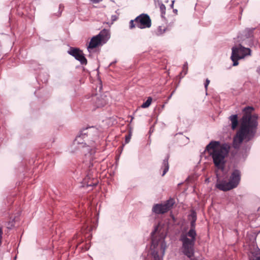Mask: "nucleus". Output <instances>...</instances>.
<instances>
[{
  "label": "nucleus",
  "mask_w": 260,
  "mask_h": 260,
  "mask_svg": "<svg viewBox=\"0 0 260 260\" xmlns=\"http://www.w3.org/2000/svg\"><path fill=\"white\" fill-rule=\"evenodd\" d=\"M253 108L247 107L244 109V115L241 119L239 129L234 138L233 145L236 148L239 147L241 143L248 142L254 137L258 125L257 115L252 114Z\"/></svg>",
  "instance_id": "nucleus-1"
},
{
  "label": "nucleus",
  "mask_w": 260,
  "mask_h": 260,
  "mask_svg": "<svg viewBox=\"0 0 260 260\" xmlns=\"http://www.w3.org/2000/svg\"><path fill=\"white\" fill-rule=\"evenodd\" d=\"M231 146L228 143H220L218 141H212L208 144L205 150L211 156L215 167L218 170H223Z\"/></svg>",
  "instance_id": "nucleus-2"
},
{
  "label": "nucleus",
  "mask_w": 260,
  "mask_h": 260,
  "mask_svg": "<svg viewBox=\"0 0 260 260\" xmlns=\"http://www.w3.org/2000/svg\"><path fill=\"white\" fill-rule=\"evenodd\" d=\"M196 222L190 221V227L187 232H182L180 240L182 243V251L188 258H191L194 255V246L196 240Z\"/></svg>",
  "instance_id": "nucleus-3"
},
{
  "label": "nucleus",
  "mask_w": 260,
  "mask_h": 260,
  "mask_svg": "<svg viewBox=\"0 0 260 260\" xmlns=\"http://www.w3.org/2000/svg\"><path fill=\"white\" fill-rule=\"evenodd\" d=\"M217 181L215 187L220 190L227 191L236 188L241 180V172L238 170H235L232 173L229 181L220 179L216 174Z\"/></svg>",
  "instance_id": "nucleus-4"
},
{
  "label": "nucleus",
  "mask_w": 260,
  "mask_h": 260,
  "mask_svg": "<svg viewBox=\"0 0 260 260\" xmlns=\"http://www.w3.org/2000/svg\"><path fill=\"white\" fill-rule=\"evenodd\" d=\"M232 50L231 59L233 62V66L238 65V60L243 59L247 55H251V50L249 48L243 47L241 44L238 46L233 47Z\"/></svg>",
  "instance_id": "nucleus-5"
},
{
  "label": "nucleus",
  "mask_w": 260,
  "mask_h": 260,
  "mask_svg": "<svg viewBox=\"0 0 260 260\" xmlns=\"http://www.w3.org/2000/svg\"><path fill=\"white\" fill-rule=\"evenodd\" d=\"M151 25V20L150 17L146 14H142L137 16L134 20H131L129 22V28L133 29L136 26L143 29L149 28Z\"/></svg>",
  "instance_id": "nucleus-6"
},
{
  "label": "nucleus",
  "mask_w": 260,
  "mask_h": 260,
  "mask_svg": "<svg viewBox=\"0 0 260 260\" xmlns=\"http://www.w3.org/2000/svg\"><path fill=\"white\" fill-rule=\"evenodd\" d=\"M157 229L156 227L155 230L152 233V246L153 248L160 249V252L164 255L167 247L166 244L165 242V235L164 233H157Z\"/></svg>",
  "instance_id": "nucleus-7"
},
{
  "label": "nucleus",
  "mask_w": 260,
  "mask_h": 260,
  "mask_svg": "<svg viewBox=\"0 0 260 260\" xmlns=\"http://www.w3.org/2000/svg\"><path fill=\"white\" fill-rule=\"evenodd\" d=\"M90 128H86L80 132V135L76 137L72 146V151L75 152L77 150L86 147L87 146L86 141L88 135V129Z\"/></svg>",
  "instance_id": "nucleus-8"
},
{
  "label": "nucleus",
  "mask_w": 260,
  "mask_h": 260,
  "mask_svg": "<svg viewBox=\"0 0 260 260\" xmlns=\"http://www.w3.org/2000/svg\"><path fill=\"white\" fill-rule=\"evenodd\" d=\"M109 38V31L106 29L102 30L98 35L91 38L88 49H92L98 47L102 43H105Z\"/></svg>",
  "instance_id": "nucleus-9"
},
{
  "label": "nucleus",
  "mask_w": 260,
  "mask_h": 260,
  "mask_svg": "<svg viewBox=\"0 0 260 260\" xmlns=\"http://www.w3.org/2000/svg\"><path fill=\"white\" fill-rule=\"evenodd\" d=\"M174 204V200L173 199H170L164 204H157L154 205L153 207L152 211L157 214H164L170 210Z\"/></svg>",
  "instance_id": "nucleus-10"
},
{
  "label": "nucleus",
  "mask_w": 260,
  "mask_h": 260,
  "mask_svg": "<svg viewBox=\"0 0 260 260\" xmlns=\"http://www.w3.org/2000/svg\"><path fill=\"white\" fill-rule=\"evenodd\" d=\"M90 102L94 109L101 108L107 104V96L96 93L91 95Z\"/></svg>",
  "instance_id": "nucleus-11"
},
{
  "label": "nucleus",
  "mask_w": 260,
  "mask_h": 260,
  "mask_svg": "<svg viewBox=\"0 0 260 260\" xmlns=\"http://www.w3.org/2000/svg\"><path fill=\"white\" fill-rule=\"evenodd\" d=\"M68 53L74 56L79 60L82 64L86 65L87 63L86 58L84 56L82 51L77 48H71L68 51Z\"/></svg>",
  "instance_id": "nucleus-12"
},
{
  "label": "nucleus",
  "mask_w": 260,
  "mask_h": 260,
  "mask_svg": "<svg viewBox=\"0 0 260 260\" xmlns=\"http://www.w3.org/2000/svg\"><path fill=\"white\" fill-rule=\"evenodd\" d=\"M83 182L87 186H95L97 184V180L93 179L91 175H87L84 179Z\"/></svg>",
  "instance_id": "nucleus-13"
},
{
  "label": "nucleus",
  "mask_w": 260,
  "mask_h": 260,
  "mask_svg": "<svg viewBox=\"0 0 260 260\" xmlns=\"http://www.w3.org/2000/svg\"><path fill=\"white\" fill-rule=\"evenodd\" d=\"M169 156L168 155L164 159L162 165L161 169L163 170L162 176H164L169 169V165L168 162Z\"/></svg>",
  "instance_id": "nucleus-14"
},
{
  "label": "nucleus",
  "mask_w": 260,
  "mask_h": 260,
  "mask_svg": "<svg viewBox=\"0 0 260 260\" xmlns=\"http://www.w3.org/2000/svg\"><path fill=\"white\" fill-rule=\"evenodd\" d=\"M230 119L232 122V128L235 129L238 126V121L237 115H233L230 117Z\"/></svg>",
  "instance_id": "nucleus-15"
},
{
  "label": "nucleus",
  "mask_w": 260,
  "mask_h": 260,
  "mask_svg": "<svg viewBox=\"0 0 260 260\" xmlns=\"http://www.w3.org/2000/svg\"><path fill=\"white\" fill-rule=\"evenodd\" d=\"M249 260H260V250L251 252Z\"/></svg>",
  "instance_id": "nucleus-16"
},
{
  "label": "nucleus",
  "mask_w": 260,
  "mask_h": 260,
  "mask_svg": "<svg viewBox=\"0 0 260 260\" xmlns=\"http://www.w3.org/2000/svg\"><path fill=\"white\" fill-rule=\"evenodd\" d=\"M166 27L164 26H159L155 30V34L158 35H161L163 34L166 31Z\"/></svg>",
  "instance_id": "nucleus-17"
},
{
  "label": "nucleus",
  "mask_w": 260,
  "mask_h": 260,
  "mask_svg": "<svg viewBox=\"0 0 260 260\" xmlns=\"http://www.w3.org/2000/svg\"><path fill=\"white\" fill-rule=\"evenodd\" d=\"M152 101V98L151 97H148L146 101L141 105V107L143 108H148L151 104Z\"/></svg>",
  "instance_id": "nucleus-18"
},
{
  "label": "nucleus",
  "mask_w": 260,
  "mask_h": 260,
  "mask_svg": "<svg viewBox=\"0 0 260 260\" xmlns=\"http://www.w3.org/2000/svg\"><path fill=\"white\" fill-rule=\"evenodd\" d=\"M187 71H188V67H187V63H186L183 66L182 71L180 73V76L181 77H183L187 74Z\"/></svg>",
  "instance_id": "nucleus-19"
},
{
  "label": "nucleus",
  "mask_w": 260,
  "mask_h": 260,
  "mask_svg": "<svg viewBox=\"0 0 260 260\" xmlns=\"http://www.w3.org/2000/svg\"><path fill=\"white\" fill-rule=\"evenodd\" d=\"M152 255L154 260H160V258L158 254V251L154 250L152 253Z\"/></svg>",
  "instance_id": "nucleus-20"
},
{
  "label": "nucleus",
  "mask_w": 260,
  "mask_h": 260,
  "mask_svg": "<svg viewBox=\"0 0 260 260\" xmlns=\"http://www.w3.org/2000/svg\"><path fill=\"white\" fill-rule=\"evenodd\" d=\"M160 10L161 13V16L162 17H164V15L165 14V11H166V6L163 4H161L159 6Z\"/></svg>",
  "instance_id": "nucleus-21"
},
{
  "label": "nucleus",
  "mask_w": 260,
  "mask_h": 260,
  "mask_svg": "<svg viewBox=\"0 0 260 260\" xmlns=\"http://www.w3.org/2000/svg\"><path fill=\"white\" fill-rule=\"evenodd\" d=\"M132 137V133L129 132L128 134L125 136V143L127 144L130 141V140Z\"/></svg>",
  "instance_id": "nucleus-22"
},
{
  "label": "nucleus",
  "mask_w": 260,
  "mask_h": 260,
  "mask_svg": "<svg viewBox=\"0 0 260 260\" xmlns=\"http://www.w3.org/2000/svg\"><path fill=\"white\" fill-rule=\"evenodd\" d=\"M190 220L191 221H196V220H197V215H196V212H192L190 214Z\"/></svg>",
  "instance_id": "nucleus-23"
},
{
  "label": "nucleus",
  "mask_w": 260,
  "mask_h": 260,
  "mask_svg": "<svg viewBox=\"0 0 260 260\" xmlns=\"http://www.w3.org/2000/svg\"><path fill=\"white\" fill-rule=\"evenodd\" d=\"M210 82V80H209L208 79H207L206 80V82H205V89H206V90H207L208 86V85L209 84Z\"/></svg>",
  "instance_id": "nucleus-24"
},
{
  "label": "nucleus",
  "mask_w": 260,
  "mask_h": 260,
  "mask_svg": "<svg viewBox=\"0 0 260 260\" xmlns=\"http://www.w3.org/2000/svg\"><path fill=\"white\" fill-rule=\"evenodd\" d=\"M59 10H60V12H58V14L57 15L58 16L60 15L61 11H62V9H63V7L61 5H60L59 6Z\"/></svg>",
  "instance_id": "nucleus-25"
},
{
  "label": "nucleus",
  "mask_w": 260,
  "mask_h": 260,
  "mask_svg": "<svg viewBox=\"0 0 260 260\" xmlns=\"http://www.w3.org/2000/svg\"><path fill=\"white\" fill-rule=\"evenodd\" d=\"M92 3L94 4H98L100 2H102L103 0H90Z\"/></svg>",
  "instance_id": "nucleus-26"
},
{
  "label": "nucleus",
  "mask_w": 260,
  "mask_h": 260,
  "mask_svg": "<svg viewBox=\"0 0 260 260\" xmlns=\"http://www.w3.org/2000/svg\"><path fill=\"white\" fill-rule=\"evenodd\" d=\"M173 11L175 13H177V10H174Z\"/></svg>",
  "instance_id": "nucleus-27"
}]
</instances>
